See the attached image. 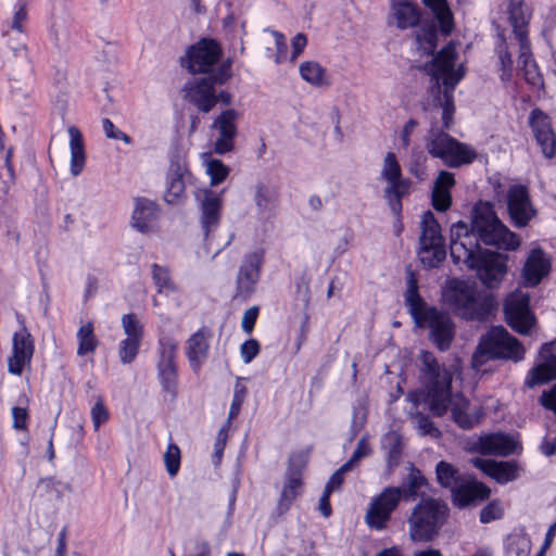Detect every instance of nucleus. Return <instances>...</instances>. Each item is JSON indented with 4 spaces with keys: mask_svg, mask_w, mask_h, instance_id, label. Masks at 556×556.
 <instances>
[{
    "mask_svg": "<svg viewBox=\"0 0 556 556\" xmlns=\"http://www.w3.org/2000/svg\"><path fill=\"white\" fill-rule=\"evenodd\" d=\"M306 46L307 37L302 33L296 34L291 40L292 51L289 58L290 62H295L300 54L304 51Z\"/></svg>",
    "mask_w": 556,
    "mask_h": 556,
    "instance_id": "60",
    "label": "nucleus"
},
{
    "mask_svg": "<svg viewBox=\"0 0 556 556\" xmlns=\"http://www.w3.org/2000/svg\"><path fill=\"white\" fill-rule=\"evenodd\" d=\"M415 42L421 54H433L438 46L437 25L434 23L424 24L416 33Z\"/></svg>",
    "mask_w": 556,
    "mask_h": 556,
    "instance_id": "38",
    "label": "nucleus"
},
{
    "mask_svg": "<svg viewBox=\"0 0 556 556\" xmlns=\"http://www.w3.org/2000/svg\"><path fill=\"white\" fill-rule=\"evenodd\" d=\"M414 419L420 434L431 437H438L440 434L439 429L434 426L428 416L424 414H417Z\"/></svg>",
    "mask_w": 556,
    "mask_h": 556,
    "instance_id": "55",
    "label": "nucleus"
},
{
    "mask_svg": "<svg viewBox=\"0 0 556 556\" xmlns=\"http://www.w3.org/2000/svg\"><path fill=\"white\" fill-rule=\"evenodd\" d=\"M415 324L418 327L430 329V340L440 351L444 352L450 349L455 336V326L447 314L437 307H431L420 317L419 323Z\"/></svg>",
    "mask_w": 556,
    "mask_h": 556,
    "instance_id": "13",
    "label": "nucleus"
},
{
    "mask_svg": "<svg viewBox=\"0 0 556 556\" xmlns=\"http://www.w3.org/2000/svg\"><path fill=\"white\" fill-rule=\"evenodd\" d=\"M443 299L454 314L466 320H486L496 306L492 293L479 289L473 282L460 279L447 281Z\"/></svg>",
    "mask_w": 556,
    "mask_h": 556,
    "instance_id": "4",
    "label": "nucleus"
},
{
    "mask_svg": "<svg viewBox=\"0 0 556 556\" xmlns=\"http://www.w3.org/2000/svg\"><path fill=\"white\" fill-rule=\"evenodd\" d=\"M380 179L386 182L383 197L391 212L400 216L402 199L408 193L410 181L403 177L400 162L394 152H388L382 161Z\"/></svg>",
    "mask_w": 556,
    "mask_h": 556,
    "instance_id": "8",
    "label": "nucleus"
},
{
    "mask_svg": "<svg viewBox=\"0 0 556 556\" xmlns=\"http://www.w3.org/2000/svg\"><path fill=\"white\" fill-rule=\"evenodd\" d=\"M177 354V340L170 334L162 333L156 346V377L162 391L172 397H176L179 387Z\"/></svg>",
    "mask_w": 556,
    "mask_h": 556,
    "instance_id": "7",
    "label": "nucleus"
},
{
    "mask_svg": "<svg viewBox=\"0 0 556 556\" xmlns=\"http://www.w3.org/2000/svg\"><path fill=\"white\" fill-rule=\"evenodd\" d=\"M551 268L549 255L539 247L531 249L522 267L523 286L536 287L549 274Z\"/></svg>",
    "mask_w": 556,
    "mask_h": 556,
    "instance_id": "21",
    "label": "nucleus"
},
{
    "mask_svg": "<svg viewBox=\"0 0 556 556\" xmlns=\"http://www.w3.org/2000/svg\"><path fill=\"white\" fill-rule=\"evenodd\" d=\"M455 176L447 170H440L432 187L431 203L435 211L446 212L452 205L451 190L455 186Z\"/></svg>",
    "mask_w": 556,
    "mask_h": 556,
    "instance_id": "28",
    "label": "nucleus"
},
{
    "mask_svg": "<svg viewBox=\"0 0 556 556\" xmlns=\"http://www.w3.org/2000/svg\"><path fill=\"white\" fill-rule=\"evenodd\" d=\"M67 134L71 152L70 172L72 176L77 177L83 173L86 165L85 141L81 131L74 125L67 127Z\"/></svg>",
    "mask_w": 556,
    "mask_h": 556,
    "instance_id": "31",
    "label": "nucleus"
},
{
    "mask_svg": "<svg viewBox=\"0 0 556 556\" xmlns=\"http://www.w3.org/2000/svg\"><path fill=\"white\" fill-rule=\"evenodd\" d=\"M274 38H275V45H276V56H275V63L280 64L288 59V45L286 41V37L283 34H281L278 30L271 31Z\"/></svg>",
    "mask_w": 556,
    "mask_h": 556,
    "instance_id": "58",
    "label": "nucleus"
},
{
    "mask_svg": "<svg viewBox=\"0 0 556 556\" xmlns=\"http://www.w3.org/2000/svg\"><path fill=\"white\" fill-rule=\"evenodd\" d=\"M141 340L123 339L118 344V357L122 364L127 365L132 363L141 346Z\"/></svg>",
    "mask_w": 556,
    "mask_h": 556,
    "instance_id": "45",
    "label": "nucleus"
},
{
    "mask_svg": "<svg viewBox=\"0 0 556 556\" xmlns=\"http://www.w3.org/2000/svg\"><path fill=\"white\" fill-rule=\"evenodd\" d=\"M229 172V167L220 160L213 159L206 164V173L211 178L212 186L222 184L228 177Z\"/></svg>",
    "mask_w": 556,
    "mask_h": 556,
    "instance_id": "47",
    "label": "nucleus"
},
{
    "mask_svg": "<svg viewBox=\"0 0 556 556\" xmlns=\"http://www.w3.org/2000/svg\"><path fill=\"white\" fill-rule=\"evenodd\" d=\"M302 486V476L300 471H287L286 482L278 502L279 511L286 513L292 502L299 496Z\"/></svg>",
    "mask_w": 556,
    "mask_h": 556,
    "instance_id": "36",
    "label": "nucleus"
},
{
    "mask_svg": "<svg viewBox=\"0 0 556 556\" xmlns=\"http://www.w3.org/2000/svg\"><path fill=\"white\" fill-rule=\"evenodd\" d=\"M122 327L128 339L143 340V325L134 313L122 316Z\"/></svg>",
    "mask_w": 556,
    "mask_h": 556,
    "instance_id": "46",
    "label": "nucleus"
},
{
    "mask_svg": "<svg viewBox=\"0 0 556 556\" xmlns=\"http://www.w3.org/2000/svg\"><path fill=\"white\" fill-rule=\"evenodd\" d=\"M159 217L157 205L146 198H137L132 212V226L140 232H150Z\"/></svg>",
    "mask_w": 556,
    "mask_h": 556,
    "instance_id": "29",
    "label": "nucleus"
},
{
    "mask_svg": "<svg viewBox=\"0 0 556 556\" xmlns=\"http://www.w3.org/2000/svg\"><path fill=\"white\" fill-rule=\"evenodd\" d=\"M222 55V49L214 39H201L191 46L181 64L190 73H207L217 63Z\"/></svg>",
    "mask_w": 556,
    "mask_h": 556,
    "instance_id": "14",
    "label": "nucleus"
},
{
    "mask_svg": "<svg viewBox=\"0 0 556 556\" xmlns=\"http://www.w3.org/2000/svg\"><path fill=\"white\" fill-rule=\"evenodd\" d=\"M419 243L418 255L425 266L433 268L445 260L446 250L441 226L431 211L422 215Z\"/></svg>",
    "mask_w": 556,
    "mask_h": 556,
    "instance_id": "9",
    "label": "nucleus"
},
{
    "mask_svg": "<svg viewBox=\"0 0 556 556\" xmlns=\"http://www.w3.org/2000/svg\"><path fill=\"white\" fill-rule=\"evenodd\" d=\"M503 515L504 509L501 502L492 501L480 511V521L482 523H489L494 520L501 519Z\"/></svg>",
    "mask_w": 556,
    "mask_h": 556,
    "instance_id": "50",
    "label": "nucleus"
},
{
    "mask_svg": "<svg viewBox=\"0 0 556 556\" xmlns=\"http://www.w3.org/2000/svg\"><path fill=\"white\" fill-rule=\"evenodd\" d=\"M426 155L420 150H413L408 164L409 173L418 179H424L426 175Z\"/></svg>",
    "mask_w": 556,
    "mask_h": 556,
    "instance_id": "49",
    "label": "nucleus"
},
{
    "mask_svg": "<svg viewBox=\"0 0 556 556\" xmlns=\"http://www.w3.org/2000/svg\"><path fill=\"white\" fill-rule=\"evenodd\" d=\"M531 540L526 534H511L506 541V556H529Z\"/></svg>",
    "mask_w": 556,
    "mask_h": 556,
    "instance_id": "44",
    "label": "nucleus"
},
{
    "mask_svg": "<svg viewBox=\"0 0 556 556\" xmlns=\"http://www.w3.org/2000/svg\"><path fill=\"white\" fill-rule=\"evenodd\" d=\"M260 343L255 339H249L241 344L240 355L244 364L251 363L260 353Z\"/></svg>",
    "mask_w": 556,
    "mask_h": 556,
    "instance_id": "57",
    "label": "nucleus"
},
{
    "mask_svg": "<svg viewBox=\"0 0 556 556\" xmlns=\"http://www.w3.org/2000/svg\"><path fill=\"white\" fill-rule=\"evenodd\" d=\"M518 65L525 80L530 86L533 88H541L543 86V77L533 59L530 41L519 43Z\"/></svg>",
    "mask_w": 556,
    "mask_h": 556,
    "instance_id": "32",
    "label": "nucleus"
},
{
    "mask_svg": "<svg viewBox=\"0 0 556 556\" xmlns=\"http://www.w3.org/2000/svg\"><path fill=\"white\" fill-rule=\"evenodd\" d=\"M507 324L519 334H529L536 319L530 309V293L521 289L510 292L504 302Z\"/></svg>",
    "mask_w": 556,
    "mask_h": 556,
    "instance_id": "11",
    "label": "nucleus"
},
{
    "mask_svg": "<svg viewBox=\"0 0 556 556\" xmlns=\"http://www.w3.org/2000/svg\"><path fill=\"white\" fill-rule=\"evenodd\" d=\"M102 129L109 139L122 140L126 144L131 143V138L127 134L117 129L110 118L102 119Z\"/></svg>",
    "mask_w": 556,
    "mask_h": 556,
    "instance_id": "56",
    "label": "nucleus"
},
{
    "mask_svg": "<svg viewBox=\"0 0 556 556\" xmlns=\"http://www.w3.org/2000/svg\"><path fill=\"white\" fill-rule=\"evenodd\" d=\"M76 338L78 342V356L92 354L99 345V341L94 334L93 324L91 321H88L79 327L76 333Z\"/></svg>",
    "mask_w": 556,
    "mask_h": 556,
    "instance_id": "40",
    "label": "nucleus"
},
{
    "mask_svg": "<svg viewBox=\"0 0 556 556\" xmlns=\"http://www.w3.org/2000/svg\"><path fill=\"white\" fill-rule=\"evenodd\" d=\"M152 279L160 294H166L176 292L177 287L173 281L169 269L159 264L152 265Z\"/></svg>",
    "mask_w": 556,
    "mask_h": 556,
    "instance_id": "42",
    "label": "nucleus"
},
{
    "mask_svg": "<svg viewBox=\"0 0 556 556\" xmlns=\"http://www.w3.org/2000/svg\"><path fill=\"white\" fill-rule=\"evenodd\" d=\"M525 348L504 327H493L481 339L472 355V367L479 369L489 359L519 362L525 357Z\"/></svg>",
    "mask_w": 556,
    "mask_h": 556,
    "instance_id": "5",
    "label": "nucleus"
},
{
    "mask_svg": "<svg viewBox=\"0 0 556 556\" xmlns=\"http://www.w3.org/2000/svg\"><path fill=\"white\" fill-rule=\"evenodd\" d=\"M301 78L314 87L329 86L326 68L316 61H305L299 67Z\"/></svg>",
    "mask_w": 556,
    "mask_h": 556,
    "instance_id": "39",
    "label": "nucleus"
},
{
    "mask_svg": "<svg viewBox=\"0 0 556 556\" xmlns=\"http://www.w3.org/2000/svg\"><path fill=\"white\" fill-rule=\"evenodd\" d=\"M457 59L453 42L443 47L425 70L434 83L432 87L433 106L441 110L442 127L433 124L429 130L426 149L428 153L442 161L450 168H459L471 164L477 159V151L470 144L458 141L450 136L455 113L454 90L465 75L463 65L455 67Z\"/></svg>",
    "mask_w": 556,
    "mask_h": 556,
    "instance_id": "2",
    "label": "nucleus"
},
{
    "mask_svg": "<svg viewBox=\"0 0 556 556\" xmlns=\"http://www.w3.org/2000/svg\"><path fill=\"white\" fill-rule=\"evenodd\" d=\"M352 468L350 464H343L338 470H336L329 481L327 482L325 490H330L333 492L336 489L340 488L344 481V475L350 471Z\"/></svg>",
    "mask_w": 556,
    "mask_h": 556,
    "instance_id": "59",
    "label": "nucleus"
},
{
    "mask_svg": "<svg viewBox=\"0 0 556 556\" xmlns=\"http://www.w3.org/2000/svg\"><path fill=\"white\" fill-rule=\"evenodd\" d=\"M184 98L200 112L208 113L217 103L213 81L210 78H193L184 87Z\"/></svg>",
    "mask_w": 556,
    "mask_h": 556,
    "instance_id": "19",
    "label": "nucleus"
},
{
    "mask_svg": "<svg viewBox=\"0 0 556 556\" xmlns=\"http://www.w3.org/2000/svg\"><path fill=\"white\" fill-rule=\"evenodd\" d=\"M405 304L415 323H419L432 306H428L418 292V281L413 273L407 278V288L405 291Z\"/></svg>",
    "mask_w": 556,
    "mask_h": 556,
    "instance_id": "35",
    "label": "nucleus"
},
{
    "mask_svg": "<svg viewBox=\"0 0 556 556\" xmlns=\"http://www.w3.org/2000/svg\"><path fill=\"white\" fill-rule=\"evenodd\" d=\"M496 51L500 60V78L503 83H508L513 78L514 63L506 40L502 35H500V43L497 45Z\"/></svg>",
    "mask_w": 556,
    "mask_h": 556,
    "instance_id": "43",
    "label": "nucleus"
},
{
    "mask_svg": "<svg viewBox=\"0 0 556 556\" xmlns=\"http://www.w3.org/2000/svg\"><path fill=\"white\" fill-rule=\"evenodd\" d=\"M555 346L556 341L544 343L541 346L539 351L541 363L529 371L525 382L526 386L533 388L556 379Z\"/></svg>",
    "mask_w": 556,
    "mask_h": 556,
    "instance_id": "20",
    "label": "nucleus"
},
{
    "mask_svg": "<svg viewBox=\"0 0 556 556\" xmlns=\"http://www.w3.org/2000/svg\"><path fill=\"white\" fill-rule=\"evenodd\" d=\"M264 260L263 249H256L242 256L236 277V298L248 300L255 292Z\"/></svg>",
    "mask_w": 556,
    "mask_h": 556,
    "instance_id": "12",
    "label": "nucleus"
},
{
    "mask_svg": "<svg viewBox=\"0 0 556 556\" xmlns=\"http://www.w3.org/2000/svg\"><path fill=\"white\" fill-rule=\"evenodd\" d=\"M437 478L439 483L446 489H450L451 493L456 489L460 481L465 478L458 473V471L448 463L441 460L438 463Z\"/></svg>",
    "mask_w": 556,
    "mask_h": 556,
    "instance_id": "41",
    "label": "nucleus"
},
{
    "mask_svg": "<svg viewBox=\"0 0 556 556\" xmlns=\"http://www.w3.org/2000/svg\"><path fill=\"white\" fill-rule=\"evenodd\" d=\"M240 113L235 109H227L217 115L212 124V129L217 132L214 142V152L224 155L235 148V139L238 135V119Z\"/></svg>",
    "mask_w": 556,
    "mask_h": 556,
    "instance_id": "16",
    "label": "nucleus"
},
{
    "mask_svg": "<svg viewBox=\"0 0 556 556\" xmlns=\"http://www.w3.org/2000/svg\"><path fill=\"white\" fill-rule=\"evenodd\" d=\"M490 495V489L481 482L470 477H465L456 489L452 492L454 505L457 507H466L476 502L483 501Z\"/></svg>",
    "mask_w": 556,
    "mask_h": 556,
    "instance_id": "26",
    "label": "nucleus"
},
{
    "mask_svg": "<svg viewBox=\"0 0 556 556\" xmlns=\"http://www.w3.org/2000/svg\"><path fill=\"white\" fill-rule=\"evenodd\" d=\"M403 497L405 491L400 486H387L371 497L365 515L367 526L377 531L384 530Z\"/></svg>",
    "mask_w": 556,
    "mask_h": 556,
    "instance_id": "10",
    "label": "nucleus"
},
{
    "mask_svg": "<svg viewBox=\"0 0 556 556\" xmlns=\"http://www.w3.org/2000/svg\"><path fill=\"white\" fill-rule=\"evenodd\" d=\"M13 427L24 430L27 427L28 413L27 409L20 406L12 407Z\"/></svg>",
    "mask_w": 556,
    "mask_h": 556,
    "instance_id": "62",
    "label": "nucleus"
},
{
    "mask_svg": "<svg viewBox=\"0 0 556 556\" xmlns=\"http://www.w3.org/2000/svg\"><path fill=\"white\" fill-rule=\"evenodd\" d=\"M27 20V9L26 3L20 0L14 5V14L11 23V28L17 33H24V23Z\"/></svg>",
    "mask_w": 556,
    "mask_h": 556,
    "instance_id": "53",
    "label": "nucleus"
},
{
    "mask_svg": "<svg viewBox=\"0 0 556 556\" xmlns=\"http://www.w3.org/2000/svg\"><path fill=\"white\" fill-rule=\"evenodd\" d=\"M529 126L542 154L553 159L556 155V134L551 117L541 109H533L529 115Z\"/></svg>",
    "mask_w": 556,
    "mask_h": 556,
    "instance_id": "17",
    "label": "nucleus"
},
{
    "mask_svg": "<svg viewBox=\"0 0 556 556\" xmlns=\"http://www.w3.org/2000/svg\"><path fill=\"white\" fill-rule=\"evenodd\" d=\"M164 463L169 477H175L180 468V450L176 444H168L164 454Z\"/></svg>",
    "mask_w": 556,
    "mask_h": 556,
    "instance_id": "48",
    "label": "nucleus"
},
{
    "mask_svg": "<svg viewBox=\"0 0 556 556\" xmlns=\"http://www.w3.org/2000/svg\"><path fill=\"white\" fill-rule=\"evenodd\" d=\"M424 3L431 10L435 21L439 24L441 34L444 36L450 35L454 27V21L447 1L424 0Z\"/></svg>",
    "mask_w": 556,
    "mask_h": 556,
    "instance_id": "37",
    "label": "nucleus"
},
{
    "mask_svg": "<svg viewBox=\"0 0 556 556\" xmlns=\"http://www.w3.org/2000/svg\"><path fill=\"white\" fill-rule=\"evenodd\" d=\"M540 402L545 408L553 410L556 414V384L549 390L543 391Z\"/></svg>",
    "mask_w": 556,
    "mask_h": 556,
    "instance_id": "64",
    "label": "nucleus"
},
{
    "mask_svg": "<svg viewBox=\"0 0 556 556\" xmlns=\"http://www.w3.org/2000/svg\"><path fill=\"white\" fill-rule=\"evenodd\" d=\"M477 451L483 455L508 456L519 453L520 443L513 434L503 432L489 433L478 439L476 443Z\"/></svg>",
    "mask_w": 556,
    "mask_h": 556,
    "instance_id": "22",
    "label": "nucleus"
},
{
    "mask_svg": "<svg viewBox=\"0 0 556 556\" xmlns=\"http://www.w3.org/2000/svg\"><path fill=\"white\" fill-rule=\"evenodd\" d=\"M530 18L531 12L525 7L522 0H510L508 7V21L513 27V33L518 45L530 41L528 37Z\"/></svg>",
    "mask_w": 556,
    "mask_h": 556,
    "instance_id": "30",
    "label": "nucleus"
},
{
    "mask_svg": "<svg viewBox=\"0 0 556 556\" xmlns=\"http://www.w3.org/2000/svg\"><path fill=\"white\" fill-rule=\"evenodd\" d=\"M254 203L260 217H268L274 214L278 204V191L264 182L255 186Z\"/></svg>",
    "mask_w": 556,
    "mask_h": 556,
    "instance_id": "34",
    "label": "nucleus"
},
{
    "mask_svg": "<svg viewBox=\"0 0 556 556\" xmlns=\"http://www.w3.org/2000/svg\"><path fill=\"white\" fill-rule=\"evenodd\" d=\"M506 202L509 217L513 224L522 228L536 215L528 188L523 185H513L506 193Z\"/></svg>",
    "mask_w": 556,
    "mask_h": 556,
    "instance_id": "15",
    "label": "nucleus"
},
{
    "mask_svg": "<svg viewBox=\"0 0 556 556\" xmlns=\"http://www.w3.org/2000/svg\"><path fill=\"white\" fill-rule=\"evenodd\" d=\"M257 316H258V307L257 306H252L244 312L242 321H241V327L244 332H247V333L252 332V330L255 326Z\"/></svg>",
    "mask_w": 556,
    "mask_h": 556,
    "instance_id": "61",
    "label": "nucleus"
},
{
    "mask_svg": "<svg viewBox=\"0 0 556 556\" xmlns=\"http://www.w3.org/2000/svg\"><path fill=\"white\" fill-rule=\"evenodd\" d=\"M471 463L476 468L501 484L514 481L519 477L520 467L514 460L496 462L476 457Z\"/></svg>",
    "mask_w": 556,
    "mask_h": 556,
    "instance_id": "25",
    "label": "nucleus"
},
{
    "mask_svg": "<svg viewBox=\"0 0 556 556\" xmlns=\"http://www.w3.org/2000/svg\"><path fill=\"white\" fill-rule=\"evenodd\" d=\"M420 361L422 395L429 410L438 417L450 412L459 428H473L479 422L480 415L470 410V403L463 393L452 391V371L439 364L431 352H422Z\"/></svg>",
    "mask_w": 556,
    "mask_h": 556,
    "instance_id": "3",
    "label": "nucleus"
},
{
    "mask_svg": "<svg viewBox=\"0 0 556 556\" xmlns=\"http://www.w3.org/2000/svg\"><path fill=\"white\" fill-rule=\"evenodd\" d=\"M447 515V508L435 500H424L408 519L409 535L413 541L429 542L438 535Z\"/></svg>",
    "mask_w": 556,
    "mask_h": 556,
    "instance_id": "6",
    "label": "nucleus"
},
{
    "mask_svg": "<svg viewBox=\"0 0 556 556\" xmlns=\"http://www.w3.org/2000/svg\"><path fill=\"white\" fill-rule=\"evenodd\" d=\"M222 203V194L214 193L208 189L203 191V198L200 202V222L205 237H208L210 232L216 229L219 224Z\"/></svg>",
    "mask_w": 556,
    "mask_h": 556,
    "instance_id": "27",
    "label": "nucleus"
},
{
    "mask_svg": "<svg viewBox=\"0 0 556 556\" xmlns=\"http://www.w3.org/2000/svg\"><path fill=\"white\" fill-rule=\"evenodd\" d=\"M91 420L93 424V428L97 431L101 425L108 421L109 419V412L104 405V402L102 397H98L97 402L91 407Z\"/></svg>",
    "mask_w": 556,
    "mask_h": 556,
    "instance_id": "52",
    "label": "nucleus"
},
{
    "mask_svg": "<svg viewBox=\"0 0 556 556\" xmlns=\"http://www.w3.org/2000/svg\"><path fill=\"white\" fill-rule=\"evenodd\" d=\"M407 490L405 496L415 497L419 490L426 484V478L421 475L420 470L413 468L407 477Z\"/></svg>",
    "mask_w": 556,
    "mask_h": 556,
    "instance_id": "51",
    "label": "nucleus"
},
{
    "mask_svg": "<svg viewBox=\"0 0 556 556\" xmlns=\"http://www.w3.org/2000/svg\"><path fill=\"white\" fill-rule=\"evenodd\" d=\"M390 18L394 21L399 29H407L418 25L420 11L418 7L409 0L392 2Z\"/></svg>",
    "mask_w": 556,
    "mask_h": 556,
    "instance_id": "33",
    "label": "nucleus"
},
{
    "mask_svg": "<svg viewBox=\"0 0 556 556\" xmlns=\"http://www.w3.org/2000/svg\"><path fill=\"white\" fill-rule=\"evenodd\" d=\"M212 331L207 327H201L186 341V356L191 369L197 374L206 361L210 351Z\"/></svg>",
    "mask_w": 556,
    "mask_h": 556,
    "instance_id": "23",
    "label": "nucleus"
},
{
    "mask_svg": "<svg viewBox=\"0 0 556 556\" xmlns=\"http://www.w3.org/2000/svg\"><path fill=\"white\" fill-rule=\"evenodd\" d=\"M35 352V343L31 334L25 326L13 334L12 355L8 361L9 372L21 376L24 368L31 362Z\"/></svg>",
    "mask_w": 556,
    "mask_h": 556,
    "instance_id": "18",
    "label": "nucleus"
},
{
    "mask_svg": "<svg viewBox=\"0 0 556 556\" xmlns=\"http://www.w3.org/2000/svg\"><path fill=\"white\" fill-rule=\"evenodd\" d=\"M521 241L497 217L490 202H479L472 211L470 226L457 222L451 226L450 254L457 265L476 269L488 288L497 287L507 273V256L483 249L481 244L497 250L515 251Z\"/></svg>",
    "mask_w": 556,
    "mask_h": 556,
    "instance_id": "1",
    "label": "nucleus"
},
{
    "mask_svg": "<svg viewBox=\"0 0 556 556\" xmlns=\"http://www.w3.org/2000/svg\"><path fill=\"white\" fill-rule=\"evenodd\" d=\"M311 450L305 448L301 450L299 452H295L291 454L289 457V466L287 471H300V475L302 476V470L306 466L308 458H309Z\"/></svg>",
    "mask_w": 556,
    "mask_h": 556,
    "instance_id": "54",
    "label": "nucleus"
},
{
    "mask_svg": "<svg viewBox=\"0 0 556 556\" xmlns=\"http://www.w3.org/2000/svg\"><path fill=\"white\" fill-rule=\"evenodd\" d=\"M231 76V64L229 62L227 63H223L217 72L212 76V77H208L212 81H213V85L215 86L216 84L218 85H223L225 84Z\"/></svg>",
    "mask_w": 556,
    "mask_h": 556,
    "instance_id": "63",
    "label": "nucleus"
},
{
    "mask_svg": "<svg viewBox=\"0 0 556 556\" xmlns=\"http://www.w3.org/2000/svg\"><path fill=\"white\" fill-rule=\"evenodd\" d=\"M190 178L187 166L179 161H172L167 178L164 199L169 204H177L185 199L186 184Z\"/></svg>",
    "mask_w": 556,
    "mask_h": 556,
    "instance_id": "24",
    "label": "nucleus"
}]
</instances>
